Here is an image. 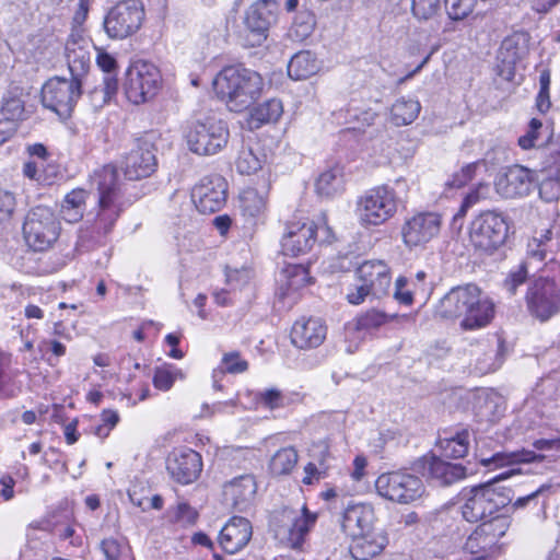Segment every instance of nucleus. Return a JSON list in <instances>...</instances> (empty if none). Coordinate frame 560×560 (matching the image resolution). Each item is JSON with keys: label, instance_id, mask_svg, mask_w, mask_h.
Masks as SVG:
<instances>
[{"label": "nucleus", "instance_id": "1", "mask_svg": "<svg viewBox=\"0 0 560 560\" xmlns=\"http://www.w3.org/2000/svg\"><path fill=\"white\" fill-rule=\"evenodd\" d=\"M435 314L445 319L462 318V328L472 330L490 324L494 317V303L477 285H459L440 300Z\"/></svg>", "mask_w": 560, "mask_h": 560}, {"label": "nucleus", "instance_id": "2", "mask_svg": "<svg viewBox=\"0 0 560 560\" xmlns=\"http://www.w3.org/2000/svg\"><path fill=\"white\" fill-rule=\"evenodd\" d=\"M212 84L217 97L229 110L242 113L260 97L264 80L254 70L231 66L222 69Z\"/></svg>", "mask_w": 560, "mask_h": 560}, {"label": "nucleus", "instance_id": "3", "mask_svg": "<svg viewBox=\"0 0 560 560\" xmlns=\"http://www.w3.org/2000/svg\"><path fill=\"white\" fill-rule=\"evenodd\" d=\"M91 184L97 191V206L93 223V232L105 236L114 228L120 217L125 203L122 201V182L118 170L107 164L94 171Z\"/></svg>", "mask_w": 560, "mask_h": 560}, {"label": "nucleus", "instance_id": "4", "mask_svg": "<svg viewBox=\"0 0 560 560\" xmlns=\"http://www.w3.org/2000/svg\"><path fill=\"white\" fill-rule=\"evenodd\" d=\"M511 474H501L491 481L465 488L459 494L460 512L470 523L492 517L512 501V489L499 486L498 481L506 479Z\"/></svg>", "mask_w": 560, "mask_h": 560}, {"label": "nucleus", "instance_id": "5", "mask_svg": "<svg viewBox=\"0 0 560 560\" xmlns=\"http://www.w3.org/2000/svg\"><path fill=\"white\" fill-rule=\"evenodd\" d=\"M316 521L317 513L311 512L305 504L301 508L285 506L273 515L272 529L275 537L285 547L303 551L307 536Z\"/></svg>", "mask_w": 560, "mask_h": 560}, {"label": "nucleus", "instance_id": "6", "mask_svg": "<svg viewBox=\"0 0 560 560\" xmlns=\"http://www.w3.org/2000/svg\"><path fill=\"white\" fill-rule=\"evenodd\" d=\"M402 203L394 187L381 185L359 197L355 213L362 226H378L394 218Z\"/></svg>", "mask_w": 560, "mask_h": 560}, {"label": "nucleus", "instance_id": "7", "mask_svg": "<svg viewBox=\"0 0 560 560\" xmlns=\"http://www.w3.org/2000/svg\"><path fill=\"white\" fill-rule=\"evenodd\" d=\"M511 526L509 516H495L477 526L467 537L464 550L470 555V560H486L501 553V539Z\"/></svg>", "mask_w": 560, "mask_h": 560}, {"label": "nucleus", "instance_id": "8", "mask_svg": "<svg viewBox=\"0 0 560 560\" xmlns=\"http://www.w3.org/2000/svg\"><path fill=\"white\" fill-rule=\"evenodd\" d=\"M162 84L160 70L151 62L137 60L126 72L124 93L135 104H143L152 100Z\"/></svg>", "mask_w": 560, "mask_h": 560}, {"label": "nucleus", "instance_id": "9", "mask_svg": "<svg viewBox=\"0 0 560 560\" xmlns=\"http://www.w3.org/2000/svg\"><path fill=\"white\" fill-rule=\"evenodd\" d=\"M27 245L36 252L52 246L60 234V223L51 209L38 206L30 211L23 225Z\"/></svg>", "mask_w": 560, "mask_h": 560}, {"label": "nucleus", "instance_id": "10", "mask_svg": "<svg viewBox=\"0 0 560 560\" xmlns=\"http://www.w3.org/2000/svg\"><path fill=\"white\" fill-rule=\"evenodd\" d=\"M230 137L226 122L217 118L196 121L186 133L189 150L198 155H213L228 144Z\"/></svg>", "mask_w": 560, "mask_h": 560}, {"label": "nucleus", "instance_id": "11", "mask_svg": "<svg viewBox=\"0 0 560 560\" xmlns=\"http://www.w3.org/2000/svg\"><path fill=\"white\" fill-rule=\"evenodd\" d=\"M528 313L539 322H547L560 313V284L549 277L533 280L526 290Z\"/></svg>", "mask_w": 560, "mask_h": 560}, {"label": "nucleus", "instance_id": "12", "mask_svg": "<svg viewBox=\"0 0 560 560\" xmlns=\"http://www.w3.org/2000/svg\"><path fill=\"white\" fill-rule=\"evenodd\" d=\"M509 226L505 218L494 211H485L470 223L469 240L481 252L493 253L508 237Z\"/></svg>", "mask_w": 560, "mask_h": 560}, {"label": "nucleus", "instance_id": "13", "mask_svg": "<svg viewBox=\"0 0 560 560\" xmlns=\"http://www.w3.org/2000/svg\"><path fill=\"white\" fill-rule=\"evenodd\" d=\"M144 20L140 0H124L114 5L104 18V30L112 39H125L136 34Z\"/></svg>", "mask_w": 560, "mask_h": 560}, {"label": "nucleus", "instance_id": "14", "mask_svg": "<svg viewBox=\"0 0 560 560\" xmlns=\"http://www.w3.org/2000/svg\"><path fill=\"white\" fill-rule=\"evenodd\" d=\"M81 88L78 79L51 78L42 88V103L59 117L68 118L81 96Z\"/></svg>", "mask_w": 560, "mask_h": 560}, {"label": "nucleus", "instance_id": "15", "mask_svg": "<svg viewBox=\"0 0 560 560\" xmlns=\"http://www.w3.org/2000/svg\"><path fill=\"white\" fill-rule=\"evenodd\" d=\"M375 489L381 497L399 504L411 503L424 493L422 480L404 471L382 474L375 481Z\"/></svg>", "mask_w": 560, "mask_h": 560}, {"label": "nucleus", "instance_id": "16", "mask_svg": "<svg viewBox=\"0 0 560 560\" xmlns=\"http://www.w3.org/2000/svg\"><path fill=\"white\" fill-rule=\"evenodd\" d=\"M552 229L550 225L534 232L527 243L526 260L516 270L511 271L504 281V287L511 294H515L516 289L526 281L528 266L532 265L533 260L542 262L547 254L552 250Z\"/></svg>", "mask_w": 560, "mask_h": 560}, {"label": "nucleus", "instance_id": "17", "mask_svg": "<svg viewBox=\"0 0 560 560\" xmlns=\"http://www.w3.org/2000/svg\"><path fill=\"white\" fill-rule=\"evenodd\" d=\"M442 226V217L438 212H417L407 218L401 225L404 244L409 248L424 246L436 237Z\"/></svg>", "mask_w": 560, "mask_h": 560}, {"label": "nucleus", "instance_id": "18", "mask_svg": "<svg viewBox=\"0 0 560 560\" xmlns=\"http://www.w3.org/2000/svg\"><path fill=\"white\" fill-rule=\"evenodd\" d=\"M228 183L219 174L205 176L194 187L192 201L201 213H213L222 209L226 202Z\"/></svg>", "mask_w": 560, "mask_h": 560}, {"label": "nucleus", "instance_id": "19", "mask_svg": "<svg viewBox=\"0 0 560 560\" xmlns=\"http://www.w3.org/2000/svg\"><path fill=\"white\" fill-rule=\"evenodd\" d=\"M317 223L313 221L290 222L281 240L282 253L287 256L307 254L316 243Z\"/></svg>", "mask_w": 560, "mask_h": 560}, {"label": "nucleus", "instance_id": "20", "mask_svg": "<svg viewBox=\"0 0 560 560\" xmlns=\"http://www.w3.org/2000/svg\"><path fill=\"white\" fill-rule=\"evenodd\" d=\"M277 21V1L257 0L246 11L244 24L253 39L252 46L260 45L267 38L269 27Z\"/></svg>", "mask_w": 560, "mask_h": 560}, {"label": "nucleus", "instance_id": "21", "mask_svg": "<svg viewBox=\"0 0 560 560\" xmlns=\"http://www.w3.org/2000/svg\"><path fill=\"white\" fill-rule=\"evenodd\" d=\"M200 455L191 448H174L166 458V469L178 483L188 485L201 472Z\"/></svg>", "mask_w": 560, "mask_h": 560}, {"label": "nucleus", "instance_id": "22", "mask_svg": "<svg viewBox=\"0 0 560 560\" xmlns=\"http://www.w3.org/2000/svg\"><path fill=\"white\" fill-rule=\"evenodd\" d=\"M156 166V159L153 145L147 140H138L124 158L121 170L129 180H138L150 176Z\"/></svg>", "mask_w": 560, "mask_h": 560}, {"label": "nucleus", "instance_id": "23", "mask_svg": "<svg viewBox=\"0 0 560 560\" xmlns=\"http://www.w3.org/2000/svg\"><path fill=\"white\" fill-rule=\"evenodd\" d=\"M528 54V39L524 33H514L503 39L498 52L500 75L511 80L515 66Z\"/></svg>", "mask_w": 560, "mask_h": 560}, {"label": "nucleus", "instance_id": "24", "mask_svg": "<svg viewBox=\"0 0 560 560\" xmlns=\"http://www.w3.org/2000/svg\"><path fill=\"white\" fill-rule=\"evenodd\" d=\"M376 521L372 504L363 502L350 503L341 514L340 527L348 537H352L376 527Z\"/></svg>", "mask_w": 560, "mask_h": 560}, {"label": "nucleus", "instance_id": "25", "mask_svg": "<svg viewBox=\"0 0 560 560\" xmlns=\"http://www.w3.org/2000/svg\"><path fill=\"white\" fill-rule=\"evenodd\" d=\"M358 281L362 282L372 292V296L380 299L388 293L392 277L389 268L383 260H368L357 270Z\"/></svg>", "mask_w": 560, "mask_h": 560}, {"label": "nucleus", "instance_id": "26", "mask_svg": "<svg viewBox=\"0 0 560 560\" xmlns=\"http://www.w3.org/2000/svg\"><path fill=\"white\" fill-rule=\"evenodd\" d=\"M252 536L250 522L242 516H233L220 530L218 541L224 551L235 553L249 542Z\"/></svg>", "mask_w": 560, "mask_h": 560}, {"label": "nucleus", "instance_id": "27", "mask_svg": "<svg viewBox=\"0 0 560 560\" xmlns=\"http://www.w3.org/2000/svg\"><path fill=\"white\" fill-rule=\"evenodd\" d=\"M91 42L79 33H72L66 43V59L71 78L82 82L91 66Z\"/></svg>", "mask_w": 560, "mask_h": 560}, {"label": "nucleus", "instance_id": "28", "mask_svg": "<svg viewBox=\"0 0 560 560\" xmlns=\"http://www.w3.org/2000/svg\"><path fill=\"white\" fill-rule=\"evenodd\" d=\"M533 188V178L529 170L514 165L495 180L497 192L504 198L524 197Z\"/></svg>", "mask_w": 560, "mask_h": 560}, {"label": "nucleus", "instance_id": "29", "mask_svg": "<svg viewBox=\"0 0 560 560\" xmlns=\"http://www.w3.org/2000/svg\"><path fill=\"white\" fill-rule=\"evenodd\" d=\"M326 334L327 328L319 318H301L294 323L290 338L294 347L308 350L319 347Z\"/></svg>", "mask_w": 560, "mask_h": 560}, {"label": "nucleus", "instance_id": "30", "mask_svg": "<svg viewBox=\"0 0 560 560\" xmlns=\"http://www.w3.org/2000/svg\"><path fill=\"white\" fill-rule=\"evenodd\" d=\"M350 538L349 551L354 560H370L378 556L388 544L386 534L377 526Z\"/></svg>", "mask_w": 560, "mask_h": 560}, {"label": "nucleus", "instance_id": "31", "mask_svg": "<svg viewBox=\"0 0 560 560\" xmlns=\"http://www.w3.org/2000/svg\"><path fill=\"white\" fill-rule=\"evenodd\" d=\"M256 491L255 478L252 475H243L224 485L223 497L226 504L244 511L253 502Z\"/></svg>", "mask_w": 560, "mask_h": 560}, {"label": "nucleus", "instance_id": "32", "mask_svg": "<svg viewBox=\"0 0 560 560\" xmlns=\"http://www.w3.org/2000/svg\"><path fill=\"white\" fill-rule=\"evenodd\" d=\"M280 276L278 295L282 300L290 299L292 304L296 301L295 293L310 282L308 270L302 265H288Z\"/></svg>", "mask_w": 560, "mask_h": 560}, {"label": "nucleus", "instance_id": "33", "mask_svg": "<svg viewBox=\"0 0 560 560\" xmlns=\"http://www.w3.org/2000/svg\"><path fill=\"white\" fill-rule=\"evenodd\" d=\"M424 470L440 485L447 486L466 477V467L462 464H453L438 457L424 459Z\"/></svg>", "mask_w": 560, "mask_h": 560}, {"label": "nucleus", "instance_id": "34", "mask_svg": "<svg viewBox=\"0 0 560 560\" xmlns=\"http://www.w3.org/2000/svg\"><path fill=\"white\" fill-rule=\"evenodd\" d=\"M268 164V155L259 143L243 147L235 160L238 173L252 175L262 170Z\"/></svg>", "mask_w": 560, "mask_h": 560}, {"label": "nucleus", "instance_id": "35", "mask_svg": "<svg viewBox=\"0 0 560 560\" xmlns=\"http://www.w3.org/2000/svg\"><path fill=\"white\" fill-rule=\"evenodd\" d=\"M89 192L82 188H75L68 192L60 207V213L63 220L69 223L79 222L85 212Z\"/></svg>", "mask_w": 560, "mask_h": 560}, {"label": "nucleus", "instance_id": "36", "mask_svg": "<svg viewBox=\"0 0 560 560\" xmlns=\"http://www.w3.org/2000/svg\"><path fill=\"white\" fill-rule=\"evenodd\" d=\"M544 455L536 454L529 450H517L514 452H499L489 458H482L480 462L483 466L493 465L494 467H504L515 464H529L535 462H542Z\"/></svg>", "mask_w": 560, "mask_h": 560}, {"label": "nucleus", "instance_id": "37", "mask_svg": "<svg viewBox=\"0 0 560 560\" xmlns=\"http://www.w3.org/2000/svg\"><path fill=\"white\" fill-rule=\"evenodd\" d=\"M268 187L262 191L246 188L240 195V208L243 215L255 219L260 218L267 210Z\"/></svg>", "mask_w": 560, "mask_h": 560}, {"label": "nucleus", "instance_id": "38", "mask_svg": "<svg viewBox=\"0 0 560 560\" xmlns=\"http://www.w3.org/2000/svg\"><path fill=\"white\" fill-rule=\"evenodd\" d=\"M319 69L314 54L311 51H300L295 54L288 65V74L294 80H305L315 74Z\"/></svg>", "mask_w": 560, "mask_h": 560}, {"label": "nucleus", "instance_id": "39", "mask_svg": "<svg viewBox=\"0 0 560 560\" xmlns=\"http://www.w3.org/2000/svg\"><path fill=\"white\" fill-rule=\"evenodd\" d=\"M282 112V103L279 100H268L250 110L248 125L253 129L259 128L262 124L277 121Z\"/></svg>", "mask_w": 560, "mask_h": 560}, {"label": "nucleus", "instance_id": "40", "mask_svg": "<svg viewBox=\"0 0 560 560\" xmlns=\"http://www.w3.org/2000/svg\"><path fill=\"white\" fill-rule=\"evenodd\" d=\"M469 436L470 434L467 430H462L451 436L440 438L438 444L444 456L460 458L464 457L469 450Z\"/></svg>", "mask_w": 560, "mask_h": 560}, {"label": "nucleus", "instance_id": "41", "mask_svg": "<svg viewBox=\"0 0 560 560\" xmlns=\"http://www.w3.org/2000/svg\"><path fill=\"white\" fill-rule=\"evenodd\" d=\"M421 105L417 100L401 97L390 108V120L396 126L411 124L419 115Z\"/></svg>", "mask_w": 560, "mask_h": 560}, {"label": "nucleus", "instance_id": "42", "mask_svg": "<svg viewBox=\"0 0 560 560\" xmlns=\"http://www.w3.org/2000/svg\"><path fill=\"white\" fill-rule=\"evenodd\" d=\"M342 171L339 166H332L323 172L316 182V191L324 197H331L342 189Z\"/></svg>", "mask_w": 560, "mask_h": 560}, {"label": "nucleus", "instance_id": "43", "mask_svg": "<svg viewBox=\"0 0 560 560\" xmlns=\"http://www.w3.org/2000/svg\"><path fill=\"white\" fill-rule=\"evenodd\" d=\"M183 371L172 364H164L154 371L153 385L156 389L167 392L177 380H184Z\"/></svg>", "mask_w": 560, "mask_h": 560}, {"label": "nucleus", "instance_id": "44", "mask_svg": "<svg viewBox=\"0 0 560 560\" xmlns=\"http://www.w3.org/2000/svg\"><path fill=\"white\" fill-rule=\"evenodd\" d=\"M298 463V453L293 447L279 450L271 458L270 469L275 475H288Z\"/></svg>", "mask_w": 560, "mask_h": 560}, {"label": "nucleus", "instance_id": "45", "mask_svg": "<svg viewBox=\"0 0 560 560\" xmlns=\"http://www.w3.org/2000/svg\"><path fill=\"white\" fill-rule=\"evenodd\" d=\"M100 548L106 560H120L129 550L127 542L116 537L103 539Z\"/></svg>", "mask_w": 560, "mask_h": 560}, {"label": "nucleus", "instance_id": "46", "mask_svg": "<svg viewBox=\"0 0 560 560\" xmlns=\"http://www.w3.org/2000/svg\"><path fill=\"white\" fill-rule=\"evenodd\" d=\"M478 2L479 0H445V8L450 19L459 21L472 13Z\"/></svg>", "mask_w": 560, "mask_h": 560}, {"label": "nucleus", "instance_id": "47", "mask_svg": "<svg viewBox=\"0 0 560 560\" xmlns=\"http://www.w3.org/2000/svg\"><path fill=\"white\" fill-rule=\"evenodd\" d=\"M441 9V0H411V10L419 20L434 18Z\"/></svg>", "mask_w": 560, "mask_h": 560}, {"label": "nucleus", "instance_id": "48", "mask_svg": "<svg viewBox=\"0 0 560 560\" xmlns=\"http://www.w3.org/2000/svg\"><path fill=\"white\" fill-rule=\"evenodd\" d=\"M541 128L542 122L537 118H533L529 121L527 132L518 139L520 147L524 150H529L540 145L542 143V141H540Z\"/></svg>", "mask_w": 560, "mask_h": 560}, {"label": "nucleus", "instance_id": "49", "mask_svg": "<svg viewBox=\"0 0 560 560\" xmlns=\"http://www.w3.org/2000/svg\"><path fill=\"white\" fill-rule=\"evenodd\" d=\"M10 362L11 360L8 354H0V398H9L14 395L12 376L8 373Z\"/></svg>", "mask_w": 560, "mask_h": 560}, {"label": "nucleus", "instance_id": "50", "mask_svg": "<svg viewBox=\"0 0 560 560\" xmlns=\"http://www.w3.org/2000/svg\"><path fill=\"white\" fill-rule=\"evenodd\" d=\"M23 113L24 106L22 102L19 98H10L4 101L0 108V119L18 124Z\"/></svg>", "mask_w": 560, "mask_h": 560}, {"label": "nucleus", "instance_id": "51", "mask_svg": "<svg viewBox=\"0 0 560 560\" xmlns=\"http://www.w3.org/2000/svg\"><path fill=\"white\" fill-rule=\"evenodd\" d=\"M118 91V80L116 74L105 75L103 81V86L101 89H95L93 92V98L97 96L102 97V101L97 106H103L107 102H109Z\"/></svg>", "mask_w": 560, "mask_h": 560}, {"label": "nucleus", "instance_id": "52", "mask_svg": "<svg viewBox=\"0 0 560 560\" xmlns=\"http://www.w3.org/2000/svg\"><path fill=\"white\" fill-rule=\"evenodd\" d=\"M490 187L487 184H479L474 190H471L464 199L458 214L465 215L467 210L479 202L481 199L488 197Z\"/></svg>", "mask_w": 560, "mask_h": 560}, {"label": "nucleus", "instance_id": "53", "mask_svg": "<svg viewBox=\"0 0 560 560\" xmlns=\"http://www.w3.org/2000/svg\"><path fill=\"white\" fill-rule=\"evenodd\" d=\"M224 371L231 374L243 373L248 369L247 361L243 360L238 352H230L223 355Z\"/></svg>", "mask_w": 560, "mask_h": 560}, {"label": "nucleus", "instance_id": "54", "mask_svg": "<svg viewBox=\"0 0 560 560\" xmlns=\"http://www.w3.org/2000/svg\"><path fill=\"white\" fill-rule=\"evenodd\" d=\"M386 322V316L375 310L369 311L361 315L357 320L359 329H373L382 326Z\"/></svg>", "mask_w": 560, "mask_h": 560}, {"label": "nucleus", "instance_id": "55", "mask_svg": "<svg viewBox=\"0 0 560 560\" xmlns=\"http://www.w3.org/2000/svg\"><path fill=\"white\" fill-rule=\"evenodd\" d=\"M226 283L232 289L242 288L250 280V271L248 269H226L225 271Z\"/></svg>", "mask_w": 560, "mask_h": 560}, {"label": "nucleus", "instance_id": "56", "mask_svg": "<svg viewBox=\"0 0 560 560\" xmlns=\"http://www.w3.org/2000/svg\"><path fill=\"white\" fill-rule=\"evenodd\" d=\"M15 208V198L8 190L0 189V222L9 220Z\"/></svg>", "mask_w": 560, "mask_h": 560}, {"label": "nucleus", "instance_id": "57", "mask_svg": "<svg viewBox=\"0 0 560 560\" xmlns=\"http://www.w3.org/2000/svg\"><path fill=\"white\" fill-rule=\"evenodd\" d=\"M97 66L106 73V75L116 74L117 61L116 59L106 52L105 50H98L96 57Z\"/></svg>", "mask_w": 560, "mask_h": 560}, {"label": "nucleus", "instance_id": "58", "mask_svg": "<svg viewBox=\"0 0 560 560\" xmlns=\"http://www.w3.org/2000/svg\"><path fill=\"white\" fill-rule=\"evenodd\" d=\"M480 165V162H474L464 166L459 172L463 179H452L446 183L447 186L452 188H459L470 182L476 173L477 167Z\"/></svg>", "mask_w": 560, "mask_h": 560}, {"label": "nucleus", "instance_id": "59", "mask_svg": "<svg viewBox=\"0 0 560 560\" xmlns=\"http://www.w3.org/2000/svg\"><path fill=\"white\" fill-rule=\"evenodd\" d=\"M259 400L269 409L279 408L282 405L280 390L271 388L259 393Z\"/></svg>", "mask_w": 560, "mask_h": 560}, {"label": "nucleus", "instance_id": "60", "mask_svg": "<svg viewBox=\"0 0 560 560\" xmlns=\"http://www.w3.org/2000/svg\"><path fill=\"white\" fill-rule=\"evenodd\" d=\"M311 456L317 459L319 466L325 465L327 457H329V444L326 440L318 441L310 448Z\"/></svg>", "mask_w": 560, "mask_h": 560}, {"label": "nucleus", "instance_id": "61", "mask_svg": "<svg viewBox=\"0 0 560 560\" xmlns=\"http://www.w3.org/2000/svg\"><path fill=\"white\" fill-rule=\"evenodd\" d=\"M325 469L326 467H317L314 463H308L304 468L305 476L302 480L303 483L312 485L313 482L318 481L325 476Z\"/></svg>", "mask_w": 560, "mask_h": 560}, {"label": "nucleus", "instance_id": "62", "mask_svg": "<svg viewBox=\"0 0 560 560\" xmlns=\"http://www.w3.org/2000/svg\"><path fill=\"white\" fill-rule=\"evenodd\" d=\"M372 292L362 282L354 285V289L347 294V300L350 304L358 305L364 301Z\"/></svg>", "mask_w": 560, "mask_h": 560}, {"label": "nucleus", "instance_id": "63", "mask_svg": "<svg viewBox=\"0 0 560 560\" xmlns=\"http://www.w3.org/2000/svg\"><path fill=\"white\" fill-rule=\"evenodd\" d=\"M407 283L406 278L399 277L395 282V298L406 305L412 303V294L410 291L405 290V285Z\"/></svg>", "mask_w": 560, "mask_h": 560}, {"label": "nucleus", "instance_id": "64", "mask_svg": "<svg viewBox=\"0 0 560 560\" xmlns=\"http://www.w3.org/2000/svg\"><path fill=\"white\" fill-rule=\"evenodd\" d=\"M558 192H560V182L558 180H545L539 189L540 196L547 200L557 198Z\"/></svg>", "mask_w": 560, "mask_h": 560}]
</instances>
